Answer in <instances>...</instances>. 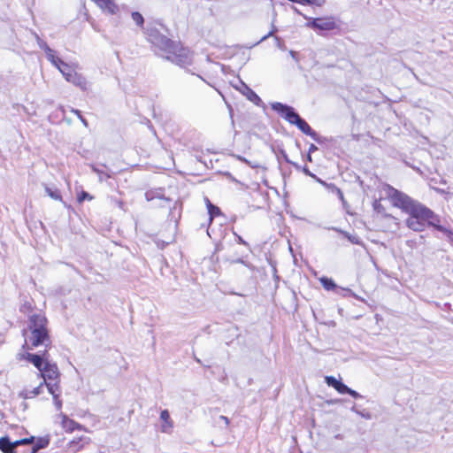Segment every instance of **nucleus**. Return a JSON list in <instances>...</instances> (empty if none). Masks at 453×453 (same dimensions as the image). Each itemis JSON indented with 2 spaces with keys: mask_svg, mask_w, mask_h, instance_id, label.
Returning <instances> with one entry per match:
<instances>
[{
  "mask_svg": "<svg viewBox=\"0 0 453 453\" xmlns=\"http://www.w3.org/2000/svg\"><path fill=\"white\" fill-rule=\"evenodd\" d=\"M434 182V180H431V183L430 185H432V183ZM434 190H436L437 192L441 193V194H447V192L444 190V189H440L438 188H435L434 186H431Z\"/></svg>",
  "mask_w": 453,
  "mask_h": 453,
  "instance_id": "36",
  "label": "nucleus"
},
{
  "mask_svg": "<svg viewBox=\"0 0 453 453\" xmlns=\"http://www.w3.org/2000/svg\"><path fill=\"white\" fill-rule=\"evenodd\" d=\"M271 107L277 111L281 117L292 125H296L306 135L311 136L313 140L318 141L317 133L311 129L309 124L303 119L294 110L293 107L281 103H273Z\"/></svg>",
  "mask_w": 453,
  "mask_h": 453,
  "instance_id": "4",
  "label": "nucleus"
},
{
  "mask_svg": "<svg viewBox=\"0 0 453 453\" xmlns=\"http://www.w3.org/2000/svg\"><path fill=\"white\" fill-rule=\"evenodd\" d=\"M158 26H159L162 29L165 30V28L162 26V24H158Z\"/></svg>",
  "mask_w": 453,
  "mask_h": 453,
  "instance_id": "40",
  "label": "nucleus"
},
{
  "mask_svg": "<svg viewBox=\"0 0 453 453\" xmlns=\"http://www.w3.org/2000/svg\"><path fill=\"white\" fill-rule=\"evenodd\" d=\"M383 190L388 199L390 201L391 204L394 207L400 209L406 214L409 211H411L413 208H415L416 205L420 203L419 202L412 199L403 192L399 191L398 189L393 188L390 185L384 186Z\"/></svg>",
  "mask_w": 453,
  "mask_h": 453,
  "instance_id": "6",
  "label": "nucleus"
},
{
  "mask_svg": "<svg viewBox=\"0 0 453 453\" xmlns=\"http://www.w3.org/2000/svg\"><path fill=\"white\" fill-rule=\"evenodd\" d=\"M219 420H220V421L224 422V424H225V426H227L229 425V419H228V418H227V417H226V416H223V415L219 416Z\"/></svg>",
  "mask_w": 453,
  "mask_h": 453,
  "instance_id": "33",
  "label": "nucleus"
},
{
  "mask_svg": "<svg viewBox=\"0 0 453 453\" xmlns=\"http://www.w3.org/2000/svg\"><path fill=\"white\" fill-rule=\"evenodd\" d=\"M318 182L326 187V188L330 189L332 192L335 193L336 196L339 197V199L342 202L343 205L346 204V201L343 196V193L342 190L337 188L333 183H326V181L322 180L321 179H318Z\"/></svg>",
  "mask_w": 453,
  "mask_h": 453,
  "instance_id": "17",
  "label": "nucleus"
},
{
  "mask_svg": "<svg viewBox=\"0 0 453 453\" xmlns=\"http://www.w3.org/2000/svg\"><path fill=\"white\" fill-rule=\"evenodd\" d=\"M146 197H147V199H148V200H150V199H151V197L150 196V194H149V193H146Z\"/></svg>",
  "mask_w": 453,
  "mask_h": 453,
  "instance_id": "39",
  "label": "nucleus"
},
{
  "mask_svg": "<svg viewBox=\"0 0 453 453\" xmlns=\"http://www.w3.org/2000/svg\"><path fill=\"white\" fill-rule=\"evenodd\" d=\"M295 167H296L297 169H299V165H297L296 164H293Z\"/></svg>",
  "mask_w": 453,
  "mask_h": 453,
  "instance_id": "42",
  "label": "nucleus"
},
{
  "mask_svg": "<svg viewBox=\"0 0 453 453\" xmlns=\"http://www.w3.org/2000/svg\"><path fill=\"white\" fill-rule=\"evenodd\" d=\"M160 419L162 421L161 425V432L165 434H170L173 427V420L170 418L169 411L167 410H164L160 413Z\"/></svg>",
  "mask_w": 453,
  "mask_h": 453,
  "instance_id": "16",
  "label": "nucleus"
},
{
  "mask_svg": "<svg viewBox=\"0 0 453 453\" xmlns=\"http://www.w3.org/2000/svg\"><path fill=\"white\" fill-rule=\"evenodd\" d=\"M54 423L59 424L62 429L66 433H73L75 430H82L83 427L81 425L71 419L63 413L62 411L58 412L54 416Z\"/></svg>",
  "mask_w": 453,
  "mask_h": 453,
  "instance_id": "9",
  "label": "nucleus"
},
{
  "mask_svg": "<svg viewBox=\"0 0 453 453\" xmlns=\"http://www.w3.org/2000/svg\"><path fill=\"white\" fill-rule=\"evenodd\" d=\"M36 376L45 383L47 388L49 383H58L59 385L60 372L56 364L45 361L43 368L39 373H36Z\"/></svg>",
  "mask_w": 453,
  "mask_h": 453,
  "instance_id": "7",
  "label": "nucleus"
},
{
  "mask_svg": "<svg viewBox=\"0 0 453 453\" xmlns=\"http://www.w3.org/2000/svg\"><path fill=\"white\" fill-rule=\"evenodd\" d=\"M304 19L308 20L306 27L315 31H330L335 28L334 19L331 17L313 19L304 16Z\"/></svg>",
  "mask_w": 453,
  "mask_h": 453,
  "instance_id": "8",
  "label": "nucleus"
},
{
  "mask_svg": "<svg viewBox=\"0 0 453 453\" xmlns=\"http://www.w3.org/2000/svg\"><path fill=\"white\" fill-rule=\"evenodd\" d=\"M307 159H308L309 161H311V154H310V153H308V155H307Z\"/></svg>",
  "mask_w": 453,
  "mask_h": 453,
  "instance_id": "38",
  "label": "nucleus"
},
{
  "mask_svg": "<svg viewBox=\"0 0 453 453\" xmlns=\"http://www.w3.org/2000/svg\"><path fill=\"white\" fill-rule=\"evenodd\" d=\"M325 0H300L301 4H306L311 5L321 6Z\"/></svg>",
  "mask_w": 453,
  "mask_h": 453,
  "instance_id": "26",
  "label": "nucleus"
},
{
  "mask_svg": "<svg viewBox=\"0 0 453 453\" xmlns=\"http://www.w3.org/2000/svg\"><path fill=\"white\" fill-rule=\"evenodd\" d=\"M236 88L255 104L258 105L261 103L260 97L243 81H240V87H236Z\"/></svg>",
  "mask_w": 453,
  "mask_h": 453,
  "instance_id": "14",
  "label": "nucleus"
},
{
  "mask_svg": "<svg viewBox=\"0 0 453 453\" xmlns=\"http://www.w3.org/2000/svg\"><path fill=\"white\" fill-rule=\"evenodd\" d=\"M407 214L409 217L405 220L406 226L413 231L421 232L427 225L434 226L440 231L444 230L441 226L437 224L439 222L437 216L421 203Z\"/></svg>",
  "mask_w": 453,
  "mask_h": 453,
  "instance_id": "3",
  "label": "nucleus"
},
{
  "mask_svg": "<svg viewBox=\"0 0 453 453\" xmlns=\"http://www.w3.org/2000/svg\"><path fill=\"white\" fill-rule=\"evenodd\" d=\"M349 387L343 384L342 381L340 384H338V387H336L335 390L340 394H347L349 391Z\"/></svg>",
  "mask_w": 453,
  "mask_h": 453,
  "instance_id": "28",
  "label": "nucleus"
},
{
  "mask_svg": "<svg viewBox=\"0 0 453 453\" xmlns=\"http://www.w3.org/2000/svg\"><path fill=\"white\" fill-rule=\"evenodd\" d=\"M319 281L320 283L322 284L323 288L326 290H333L335 288L336 285L335 283L333 281V280L329 279V278H326V277H322L319 279Z\"/></svg>",
  "mask_w": 453,
  "mask_h": 453,
  "instance_id": "21",
  "label": "nucleus"
},
{
  "mask_svg": "<svg viewBox=\"0 0 453 453\" xmlns=\"http://www.w3.org/2000/svg\"><path fill=\"white\" fill-rule=\"evenodd\" d=\"M132 19L135 22V24L139 27H142L144 23V19L142 15L138 12H133L131 13Z\"/></svg>",
  "mask_w": 453,
  "mask_h": 453,
  "instance_id": "22",
  "label": "nucleus"
},
{
  "mask_svg": "<svg viewBox=\"0 0 453 453\" xmlns=\"http://www.w3.org/2000/svg\"><path fill=\"white\" fill-rule=\"evenodd\" d=\"M276 31H277V28L274 26H273V29L268 33V35H266L265 36L263 37V40L273 35Z\"/></svg>",
  "mask_w": 453,
  "mask_h": 453,
  "instance_id": "34",
  "label": "nucleus"
},
{
  "mask_svg": "<svg viewBox=\"0 0 453 453\" xmlns=\"http://www.w3.org/2000/svg\"><path fill=\"white\" fill-rule=\"evenodd\" d=\"M48 392L52 395L53 404L58 411H61L63 402L60 398L61 388L58 383H49Z\"/></svg>",
  "mask_w": 453,
  "mask_h": 453,
  "instance_id": "12",
  "label": "nucleus"
},
{
  "mask_svg": "<svg viewBox=\"0 0 453 453\" xmlns=\"http://www.w3.org/2000/svg\"><path fill=\"white\" fill-rule=\"evenodd\" d=\"M44 386L45 383L41 380L38 386L33 388L32 389L25 388L19 392V395L23 399L34 398L43 392Z\"/></svg>",
  "mask_w": 453,
  "mask_h": 453,
  "instance_id": "13",
  "label": "nucleus"
},
{
  "mask_svg": "<svg viewBox=\"0 0 453 453\" xmlns=\"http://www.w3.org/2000/svg\"><path fill=\"white\" fill-rule=\"evenodd\" d=\"M373 209L378 211V212H380V211L382 210V205L380 203L379 201H375L373 203Z\"/></svg>",
  "mask_w": 453,
  "mask_h": 453,
  "instance_id": "32",
  "label": "nucleus"
},
{
  "mask_svg": "<svg viewBox=\"0 0 453 453\" xmlns=\"http://www.w3.org/2000/svg\"><path fill=\"white\" fill-rule=\"evenodd\" d=\"M332 229L334 230V231H337V232H339L341 234H342L353 244H360L361 243L359 237H357V235H351L349 233L344 232V231H342L341 229H338L336 227H333Z\"/></svg>",
  "mask_w": 453,
  "mask_h": 453,
  "instance_id": "20",
  "label": "nucleus"
},
{
  "mask_svg": "<svg viewBox=\"0 0 453 453\" xmlns=\"http://www.w3.org/2000/svg\"><path fill=\"white\" fill-rule=\"evenodd\" d=\"M237 242L241 244L247 245V242L239 235L237 236Z\"/></svg>",
  "mask_w": 453,
  "mask_h": 453,
  "instance_id": "37",
  "label": "nucleus"
},
{
  "mask_svg": "<svg viewBox=\"0 0 453 453\" xmlns=\"http://www.w3.org/2000/svg\"><path fill=\"white\" fill-rule=\"evenodd\" d=\"M290 54L294 57L295 56V52L294 51H290Z\"/></svg>",
  "mask_w": 453,
  "mask_h": 453,
  "instance_id": "43",
  "label": "nucleus"
},
{
  "mask_svg": "<svg viewBox=\"0 0 453 453\" xmlns=\"http://www.w3.org/2000/svg\"><path fill=\"white\" fill-rule=\"evenodd\" d=\"M17 358L19 360L26 359L28 362L32 363L38 369L39 372L43 368L45 361H48L46 357V350L43 352L42 355L32 354L29 352L19 353L17 355Z\"/></svg>",
  "mask_w": 453,
  "mask_h": 453,
  "instance_id": "11",
  "label": "nucleus"
},
{
  "mask_svg": "<svg viewBox=\"0 0 453 453\" xmlns=\"http://www.w3.org/2000/svg\"><path fill=\"white\" fill-rule=\"evenodd\" d=\"M92 199H93V196L86 191H81V194L78 196V201L80 203L83 202L84 200L91 201Z\"/></svg>",
  "mask_w": 453,
  "mask_h": 453,
  "instance_id": "27",
  "label": "nucleus"
},
{
  "mask_svg": "<svg viewBox=\"0 0 453 453\" xmlns=\"http://www.w3.org/2000/svg\"><path fill=\"white\" fill-rule=\"evenodd\" d=\"M441 182L446 184V181L444 180H441Z\"/></svg>",
  "mask_w": 453,
  "mask_h": 453,
  "instance_id": "44",
  "label": "nucleus"
},
{
  "mask_svg": "<svg viewBox=\"0 0 453 453\" xmlns=\"http://www.w3.org/2000/svg\"><path fill=\"white\" fill-rule=\"evenodd\" d=\"M92 169L96 173H97L100 181H103L111 177V175L109 173H105L104 171H103L96 166H92Z\"/></svg>",
  "mask_w": 453,
  "mask_h": 453,
  "instance_id": "24",
  "label": "nucleus"
},
{
  "mask_svg": "<svg viewBox=\"0 0 453 453\" xmlns=\"http://www.w3.org/2000/svg\"><path fill=\"white\" fill-rule=\"evenodd\" d=\"M27 349L39 346L45 349L50 346L51 341L47 327V319L42 313H33L28 317L27 326L23 331Z\"/></svg>",
  "mask_w": 453,
  "mask_h": 453,
  "instance_id": "2",
  "label": "nucleus"
},
{
  "mask_svg": "<svg viewBox=\"0 0 453 453\" xmlns=\"http://www.w3.org/2000/svg\"><path fill=\"white\" fill-rule=\"evenodd\" d=\"M145 34L157 55L180 66L191 65L193 55L190 50L183 48L179 42L167 38L157 25L148 27L145 29Z\"/></svg>",
  "mask_w": 453,
  "mask_h": 453,
  "instance_id": "1",
  "label": "nucleus"
},
{
  "mask_svg": "<svg viewBox=\"0 0 453 453\" xmlns=\"http://www.w3.org/2000/svg\"><path fill=\"white\" fill-rule=\"evenodd\" d=\"M35 441V437L31 436L29 438H25L22 440H18L15 441H11L8 437L0 438V449L4 453H13L14 449L19 445L29 444Z\"/></svg>",
  "mask_w": 453,
  "mask_h": 453,
  "instance_id": "10",
  "label": "nucleus"
},
{
  "mask_svg": "<svg viewBox=\"0 0 453 453\" xmlns=\"http://www.w3.org/2000/svg\"><path fill=\"white\" fill-rule=\"evenodd\" d=\"M317 150H318V148H317L316 145L311 144L310 147H309L308 153L311 154V153L315 152Z\"/></svg>",
  "mask_w": 453,
  "mask_h": 453,
  "instance_id": "35",
  "label": "nucleus"
},
{
  "mask_svg": "<svg viewBox=\"0 0 453 453\" xmlns=\"http://www.w3.org/2000/svg\"><path fill=\"white\" fill-rule=\"evenodd\" d=\"M208 213L210 215V220L211 221L212 219L218 215L220 214V210L219 207L213 205L208 198H205Z\"/></svg>",
  "mask_w": 453,
  "mask_h": 453,
  "instance_id": "18",
  "label": "nucleus"
},
{
  "mask_svg": "<svg viewBox=\"0 0 453 453\" xmlns=\"http://www.w3.org/2000/svg\"><path fill=\"white\" fill-rule=\"evenodd\" d=\"M72 111L74 112L79 117V119L82 121V123L85 126L88 125L86 119L82 118L80 111H78V110H72Z\"/></svg>",
  "mask_w": 453,
  "mask_h": 453,
  "instance_id": "30",
  "label": "nucleus"
},
{
  "mask_svg": "<svg viewBox=\"0 0 453 453\" xmlns=\"http://www.w3.org/2000/svg\"><path fill=\"white\" fill-rule=\"evenodd\" d=\"M347 394L350 395L354 398H360L361 397L359 393H357V391H355V390H353L351 388H349V391H348Z\"/></svg>",
  "mask_w": 453,
  "mask_h": 453,
  "instance_id": "29",
  "label": "nucleus"
},
{
  "mask_svg": "<svg viewBox=\"0 0 453 453\" xmlns=\"http://www.w3.org/2000/svg\"><path fill=\"white\" fill-rule=\"evenodd\" d=\"M242 160V158H241ZM244 162L248 163L247 159H243Z\"/></svg>",
  "mask_w": 453,
  "mask_h": 453,
  "instance_id": "45",
  "label": "nucleus"
},
{
  "mask_svg": "<svg viewBox=\"0 0 453 453\" xmlns=\"http://www.w3.org/2000/svg\"><path fill=\"white\" fill-rule=\"evenodd\" d=\"M237 263H243V261L242 259H238L236 260Z\"/></svg>",
  "mask_w": 453,
  "mask_h": 453,
  "instance_id": "41",
  "label": "nucleus"
},
{
  "mask_svg": "<svg viewBox=\"0 0 453 453\" xmlns=\"http://www.w3.org/2000/svg\"><path fill=\"white\" fill-rule=\"evenodd\" d=\"M35 40L37 45L41 50H42L46 55L47 59L52 64L56 62V59L58 56L56 54V51L49 47V45L42 39L39 37V35H35Z\"/></svg>",
  "mask_w": 453,
  "mask_h": 453,
  "instance_id": "15",
  "label": "nucleus"
},
{
  "mask_svg": "<svg viewBox=\"0 0 453 453\" xmlns=\"http://www.w3.org/2000/svg\"><path fill=\"white\" fill-rule=\"evenodd\" d=\"M50 443V439L48 436L38 438L34 445V450H38L41 449L46 448Z\"/></svg>",
  "mask_w": 453,
  "mask_h": 453,
  "instance_id": "19",
  "label": "nucleus"
},
{
  "mask_svg": "<svg viewBox=\"0 0 453 453\" xmlns=\"http://www.w3.org/2000/svg\"><path fill=\"white\" fill-rule=\"evenodd\" d=\"M52 65L62 73L66 81L82 90L88 89V82L83 75L77 73L76 69L78 65L76 64H68L58 57Z\"/></svg>",
  "mask_w": 453,
  "mask_h": 453,
  "instance_id": "5",
  "label": "nucleus"
},
{
  "mask_svg": "<svg viewBox=\"0 0 453 453\" xmlns=\"http://www.w3.org/2000/svg\"><path fill=\"white\" fill-rule=\"evenodd\" d=\"M326 382L327 383L328 386L333 387L334 389L336 388V387H338V384L341 383L340 380H338L333 376H326Z\"/></svg>",
  "mask_w": 453,
  "mask_h": 453,
  "instance_id": "25",
  "label": "nucleus"
},
{
  "mask_svg": "<svg viewBox=\"0 0 453 453\" xmlns=\"http://www.w3.org/2000/svg\"><path fill=\"white\" fill-rule=\"evenodd\" d=\"M45 191L48 196H50L54 200H61L60 193L58 189H51L49 187H46Z\"/></svg>",
  "mask_w": 453,
  "mask_h": 453,
  "instance_id": "23",
  "label": "nucleus"
},
{
  "mask_svg": "<svg viewBox=\"0 0 453 453\" xmlns=\"http://www.w3.org/2000/svg\"><path fill=\"white\" fill-rule=\"evenodd\" d=\"M303 172L306 175L311 176V177H312V178L316 179V180L318 181V179H319V178H318L315 174L311 173L309 171V169H308L307 167H303Z\"/></svg>",
  "mask_w": 453,
  "mask_h": 453,
  "instance_id": "31",
  "label": "nucleus"
}]
</instances>
